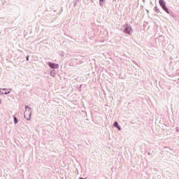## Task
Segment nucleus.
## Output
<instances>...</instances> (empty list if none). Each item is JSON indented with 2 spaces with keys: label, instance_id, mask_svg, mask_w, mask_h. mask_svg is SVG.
<instances>
[{
  "label": "nucleus",
  "instance_id": "f257e3e1",
  "mask_svg": "<svg viewBox=\"0 0 179 179\" xmlns=\"http://www.w3.org/2000/svg\"><path fill=\"white\" fill-rule=\"evenodd\" d=\"M25 108L24 118H26L27 121H30V118H31V108L29 106H26Z\"/></svg>",
  "mask_w": 179,
  "mask_h": 179
},
{
  "label": "nucleus",
  "instance_id": "f03ea898",
  "mask_svg": "<svg viewBox=\"0 0 179 179\" xmlns=\"http://www.w3.org/2000/svg\"><path fill=\"white\" fill-rule=\"evenodd\" d=\"M132 27H131V26L127 24L124 26V33H125V34H132Z\"/></svg>",
  "mask_w": 179,
  "mask_h": 179
},
{
  "label": "nucleus",
  "instance_id": "7ed1b4c3",
  "mask_svg": "<svg viewBox=\"0 0 179 179\" xmlns=\"http://www.w3.org/2000/svg\"><path fill=\"white\" fill-rule=\"evenodd\" d=\"M159 2L160 6L162 7V9H164V10L166 12V13H169V8H167V7L166 6V1H164V0H159Z\"/></svg>",
  "mask_w": 179,
  "mask_h": 179
},
{
  "label": "nucleus",
  "instance_id": "20e7f679",
  "mask_svg": "<svg viewBox=\"0 0 179 179\" xmlns=\"http://www.w3.org/2000/svg\"><path fill=\"white\" fill-rule=\"evenodd\" d=\"M48 66L51 68L52 69H58L59 68V64L52 62H48Z\"/></svg>",
  "mask_w": 179,
  "mask_h": 179
},
{
  "label": "nucleus",
  "instance_id": "39448f33",
  "mask_svg": "<svg viewBox=\"0 0 179 179\" xmlns=\"http://www.w3.org/2000/svg\"><path fill=\"white\" fill-rule=\"evenodd\" d=\"M2 90H6V92L4 93V94H10V93L12 92L11 88H9V89L3 88Z\"/></svg>",
  "mask_w": 179,
  "mask_h": 179
},
{
  "label": "nucleus",
  "instance_id": "423d86ee",
  "mask_svg": "<svg viewBox=\"0 0 179 179\" xmlns=\"http://www.w3.org/2000/svg\"><path fill=\"white\" fill-rule=\"evenodd\" d=\"M113 126L115 127L116 128H117V129L119 131H121V127H120V125H118V122H115L113 123Z\"/></svg>",
  "mask_w": 179,
  "mask_h": 179
},
{
  "label": "nucleus",
  "instance_id": "0eeeda50",
  "mask_svg": "<svg viewBox=\"0 0 179 179\" xmlns=\"http://www.w3.org/2000/svg\"><path fill=\"white\" fill-rule=\"evenodd\" d=\"M104 3H106V0H99V5L100 6H104Z\"/></svg>",
  "mask_w": 179,
  "mask_h": 179
},
{
  "label": "nucleus",
  "instance_id": "6e6552de",
  "mask_svg": "<svg viewBox=\"0 0 179 179\" xmlns=\"http://www.w3.org/2000/svg\"><path fill=\"white\" fill-rule=\"evenodd\" d=\"M17 122H19V120H17V118H16V117H14V123L17 124Z\"/></svg>",
  "mask_w": 179,
  "mask_h": 179
},
{
  "label": "nucleus",
  "instance_id": "1a4fd4ad",
  "mask_svg": "<svg viewBox=\"0 0 179 179\" xmlns=\"http://www.w3.org/2000/svg\"><path fill=\"white\" fill-rule=\"evenodd\" d=\"M50 76H52L54 78V74H52V73H50Z\"/></svg>",
  "mask_w": 179,
  "mask_h": 179
},
{
  "label": "nucleus",
  "instance_id": "9d476101",
  "mask_svg": "<svg viewBox=\"0 0 179 179\" xmlns=\"http://www.w3.org/2000/svg\"><path fill=\"white\" fill-rule=\"evenodd\" d=\"M1 90H2V89H0V94H1Z\"/></svg>",
  "mask_w": 179,
  "mask_h": 179
},
{
  "label": "nucleus",
  "instance_id": "9b49d317",
  "mask_svg": "<svg viewBox=\"0 0 179 179\" xmlns=\"http://www.w3.org/2000/svg\"><path fill=\"white\" fill-rule=\"evenodd\" d=\"M176 131H178V129H176Z\"/></svg>",
  "mask_w": 179,
  "mask_h": 179
},
{
  "label": "nucleus",
  "instance_id": "f8f14e48",
  "mask_svg": "<svg viewBox=\"0 0 179 179\" xmlns=\"http://www.w3.org/2000/svg\"><path fill=\"white\" fill-rule=\"evenodd\" d=\"M0 104H1V99H0Z\"/></svg>",
  "mask_w": 179,
  "mask_h": 179
}]
</instances>
